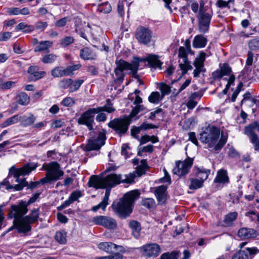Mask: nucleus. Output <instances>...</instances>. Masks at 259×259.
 <instances>
[{"instance_id":"obj_16","label":"nucleus","mask_w":259,"mask_h":259,"mask_svg":"<svg viewBox=\"0 0 259 259\" xmlns=\"http://www.w3.org/2000/svg\"><path fill=\"white\" fill-rule=\"evenodd\" d=\"M140 250L144 256L155 257L160 253L161 248L157 243H150L141 247Z\"/></svg>"},{"instance_id":"obj_19","label":"nucleus","mask_w":259,"mask_h":259,"mask_svg":"<svg viewBox=\"0 0 259 259\" xmlns=\"http://www.w3.org/2000/svg\"><path fill=\"white\" fill-rule=\"evenodd\" d=\"M167 187L163 185L154 188V193L159 204H165L167 199Z\"/></svg>"},{"instance_id":"obj_64","label":"nucleus","mask_w":259,"mask_h":259,"mask_svg":"<svg viewBox=\"0 0 259 259\" xmlns=\"http://www.w3.org/2000/svg\"><path fill=\"white\" fill-rule=\"evenodd\" d=\"M98 115L96 116V120L98 122H104L106 120V115L103 112H101L97 113Z\"/></svg>"},{"instance_id":"obj_32","label":"nucleus","mask_w":259,"mask_h":259,"mask_svg":"<svg viewBox=\"0 0 259 259\" xmlns=\"http://www.w3.org/2000/svg\"><path fill=\"white\" fill-rule=\"evenodd\" d=\"M20 116H19L18 115H15L13 116L8 118L6 121H5L1 124L0 126L2 128H4L16 123L20 120Z\"/></svg>"},{"instance_id":"obj_23","label":"nucleus","mask_w":259,"mask_h":259,"mask_svg":"<svg viewBox=\"0 0 259 259\" xmlns=\"http://www.w3.org/2000/svg\"><path fill=\"white\" fill-rule=\"evenodd\" d=\"M80 57L84 60H94L96 57L95 53L91 49L85 47L80 50Z\"/></svg>"},{"instance_id":"obj_51","label":"nucleus","mask_w":259,"mask_h":259,"mask_svg":"<svg viewBox=\"0 0 259 259\" xmlns=\"http://www.w3.org/2000/svg\"><path fill=\"white\" fill-rule=\"evenodd\" d=\"M187 51L188 50L185 49L184 47H180L179 49V57L182 58L183 60H188Z\"/></svg>"},{"instance_id":"obj_53","label":"nucleus","mask_w":259,"mask_h":259,"mask_svg":"<svg viewBox=\"0 0 259 259\" xmlns=\"http://www.w3.org/2000/svg\"><path fill=\"white\" fill-rule=\"evenodd\" d=\"M81 193L79 191H75L71 193L69 197V198L73 203L75 201L77 200L79 198L81 197Z\"/></svg>"},{"instance_id":"obj_39","label":"nucleus","mask_w":259,"mask_h":259,"mask_svg":"<svg viewBox=\"0 0 259 259\" xmlns=\"http://www.w3.org/2000/svg\"><path fill=\"white\" fill-rule=\"evenodd\" d=\"M141 204L143 206L148 209L154 208L156 205L154 199L152 198L143 199L142 201Z\"/></svg>"},{"instance_id":"obj_52","label":"nucleus","mask_w":259,"mask_h":259,"mask_svg":"<svg viewBox=\"0 0 259 259\" xmlns=\"http://www.w3.org/2000/svg\"><path fill=\"white\" fill-rule=\"evenodd\" d=\"M72 83V80L70 78H67L61 81L59 84L61 88L65 89L70 88Z\"/></svg>"},{"instance_id":"obj_38","label":"nucleus","mask_w":259,"mask_h":259,"mask_svg":"<svg viewBox=\"0 0 259 259\" xmlns=\"http://www.w3.org/2000/svg\"><path fill=\"white\" fill-rule=\"evenodd\" d=\"M248 47L252 51H259V37L251 39L248 41Z\"/></svg>"},{"instance_id":"obj_4","label":"nucleus","mask_w":259,"mask_h":259,"mask_svg":"<svg viewBox=\"0 0 259 259\" xmlns=\"http://www.w3.org/2000/svg\"><path fill=\"white\" fill-rule=\"evenodd\" d=\"M116 67L114 68V75H113L115 83L120 84L124 80L125 73L124 71L130 70L134 74H136L139 68V63H130L123 60L120 59L115 61Z\"/></svg>"},{"instance_id":"obj_3","label":"nucleus","mask_w":259,"mask_h":259,"mask_svg":"<svg viewBox=\"0 0 259 259\" xmlns=\"http://www.w3.org/2000/svg\"><path fill=\"white\" fill-rule=\"evenodd\" d=\"M121 175L112 174L106 177L101 178L98 176L91 177L88 185L89 187H93L96 189H106L111 190V188L121 183Z\"/></svg>"},{"instance_id":"obj_43","label":"nucleus","mask_w":259,"mask_h":259,"mask_svg":"<svg viewBox=\"0 0 259 259\" xmlns=\"http://www.w3.org/2000/svg\"><path fill=\"white\" fill-rule=\"evenodd\" d=\"M153 151V146L152 145H148L144 147H138V155L142 156L143 153H152Z\"/></svg>"},{"instance_id":"obj_42","label":"nucleus","mask_w":259,"mask_h":259,"mask_svg":"<svg viewBox=\"0 0 259 259\" xmlns=\"http://www.w3.org/2000/svg\"><path fill=\"white\" fill-rule=\"evenodd\" d=\"M83 80L82 79H77L75 81H72V83L70 87L69 92V93H72L76 91L79 89L81 85L83 82Z\"/></svg>"},{"instance_id":"obj_27","label":"nucleus","mask_w":259,"mask_h":259,"mask_svg":"<svg viewBox=\"0 0 259 259\" xmlns=\"http://www.w3.org/2000/svg\"><path fill=\"white\" fill-rule=\"evenodd\" d=\"M68 71L67 67L63 68L62 67H57L52 70L51 74L55 77L68 76L69 74Z\"/></svg>"},{"instance_id":"obj_8","label":"nucleus","mask_w":259,"mask_h":259,"mask_svg":"<svg viewBox=\"0 0 259 259\" xmlns=\"http://www.w3.org/2000/svg\"><path fill=\"white\" fill-rule=\"evenodd\" d=\"M256 130L259 132V122L255 121L245 127L244 133L247 135L252 144L255 151L259 152V138L254 133Z\"/></svg>"},{"instance_id":"obj_24","label":"nucleus","mask_w":259,"mask_h":259,"mask_svg":"<svg viewBox=\"0 0 259 259\" xmlns=\"http://www.w3.org/2000/svg\"><path fill=\"white\" fill-rule=\"evenodd\" d=\"M207 39L202 35H196L193 41V47L195 48H202L205 47Z\"/></svg>"},{"instance_id":"obj_13","label":"nucleus","mask_w":259,"mask_h":259,"mask_svg":"<svg viewBox=\"0 0 259 259\" xmlns=\"http://www.w3.org/2000/svg\"><path fill=\"white\" fill-rule=\"evenodd\" d=\"M97 113V111L95 108L89 109L83 112L78 118V124L85 125L90 131L93 130L94 123V116Z\"/></svg>"},{"instance_id":"obj_18","label":"nucleus","mask_w":259,"mask_h":259,"mask_svg":"<svg viewBox=\"0 0 259 259\" xmlns=\"http://www.w3.org/2000/svg\"><path fill=\"white\" fill-rule=\"evenodd\" d=\"M206 53L203 52H200L193 63L194 66L195 67L193 71L194 77H198L200 73L204 72L206 71L204 66V62L205 60Z\"/></svg>"},{"instance_id":"obj_37","label":"nucleus","mask_w":259,"mask_h":259,"mask_svg":"<svg viewBox=\"0 0 259 259\" xmlns=\"http://www.w3.org/2000/svg\"><path fill=\"white\" fill-rule=\"evenodd\" d=\"M129 226L130 228L132 229L133 233L136 237H138L139 236V232L141 230V227L140 223L136 221H131Z\"/></svg>"},{"instance_id":"obj_54","label":"nucleus","mask_w":259,"mask_h":259,"mask_svg":"<svg viewBox=\"0 0 259 259\" xmlns=\"http://www.w3.org/2000/svg\"><path fill=\"white\" fill-rule=\"evenodd\" d=\"M110 194V190L106 189L105 191V195L104 196L103 200L100 202L103 207L106 208L107 205L108 204V200L109 199V196Z\"/></svg>"},{"instance_id":"obj_45","label":"nucleus","mask_w":259,"mask_h":259,"mask_svg":"<svg viewBox=\"0 0 259 259\" xmlns=\"http://www.w3.org/2000/svg\"><path fill=\"white\" fill-rule=\"evenodd\" d=\"M57 58V55L54 54H50L44 56L41 60L44 63L49 64L52 63L56 60Z\"/></svg>"},{"instance_id":"obj_57","label":"nucleus","mask_w":259,"mask_h":259,"mask_svg":"<svg viewBox=\"0 0 259 259\" xmlns=\"http://www.w3.org/2000/svg\"><path fill=\"white\" fill-rule=\"evenodd\" d=\"M246 215L250 217L253 220H256L259 223V212H255L254 211H248Z\"/></svg>"},{"instance_id":"obj_5","label":"nucleus","mask_w":259,"mask_h":259,"mask_svg":"<svg viewBox=\"0 0 259 259\" xmlns=\"http://www.w3.org/2000/svg\"><path fill=\"white\" fill-rule=\"evenodd\" d=\"M40 170L46 171V177L40 179L44 183H51L60 180L64 175L60 165L57 161L44 163Z\"/></svg>"},{"instance_id":"obj_41","label":"nucleus","mask_w":259,"mask_h":259,"mask_svg":"<svg viewBox=\"0 0 259 259\" xmlns=\"http://www.w3.org/2000/svg\"><path fill=\"white\" fill-rule=\"evenodd\" d=\"M179 67L182 71V74H186L188 70H191L193 68L187 60H183L182 62H180Z\"/></svg>"},{"instance_id":"obj_36","label":"nucleus","mask_w":259,"mask_h":259,"mask_svg":"<svg viewBox=\"0 0 259 259\" xmlns=\"http://www.w3.org/2000/svg\"><path fill=\"white\" fill-rule=\"evenodd\" d=\"M163 98L160 97V95L158 92H153L148 97L149 102L153 104H158Z\"/></svg>"},{"instance_id":"obj_62","label":"nucleus","mask_w":259,"mask_h":259,"mask_svg":"<svg viewBox=\"0 0 259 259\" xmlns=\"http://www.w3.org/2000/svg\"><path fill=\"white\" fill-rule=\"evenodd\" d=\"M67 21V18L64 17L57 21L55 23V25L57 27H63L66 24Z\"/></svg>"},{"instance_id":"obj_20","label":"nucleus","mask_w":259,"mask_h":259,"mask_svg":"<svg viewBox=\"0 0 259 259\" xmlns=\"http://www.w3.org/2000/svg\"><path fill=\"white\" fill-rule=\"evenodd\" d=\"M257 235V232L251 228H242L238 231V236L242 239L253 238Z\"/></svg>"},{"instance_id":"obj_59","label":"nucleus","mask_w":259,"mask_h":259,"mask_svg":"<svg viewBox=\"0 0 259 259\" xmlns=\"http://www.w3.org/2000/svg\"><path fill=\"white\" fill-rule=\"evenodd\" d=\"M12 36V33L10 32H5L0 33V41H7Z\"/></svg>"},{"instance_id":"obj_22","label":"nucleus","mask_w":259,"mask_h":259,"mask_svg":"<svg viewBox=\"0 0 259 259\" xmlns=\"http://www.w3.org/2000/svg\"><path fill=\"white\" fill-rule=\"evenodd\" d=\"M98 248L107 252V253H111L113 251V248L115 250L118 249L119 248L123 249L122 246L117 245L114 243L109 242H101L98 245Z\"/></svg>"},{"instance_id":"obj_6","label":"nucleus","mask_w":259,"mask_h":259,"mask_svg":"<svg viewBox=\"0 0 259 259\" xmlns=\"http://www.w3.org/2000/svg\"><path fill=\"white\" fill-rule=\"evenodd\" d=\"M28 205L25 201H21L17 205H12L8 214L9 218H14V224L20 230L23 216L28 212Z\"/></svg>"},{"instance_id":"obj_63","label":"nucleus","mask_w":259,"mask_h":259,"mask_svg":"<svg viewBox=\"0 0 259 259\" xmlns=\"http://www.w3.org/2000/svg\"><path fill=\"white\" fill-rule=\"evenodd\" d=\"M189 140H190L193 144L196 145H198V142L195 136L194 132H190L188 134Z\"/></svg>"},{"instance_id":"obj_60","label":"nucleus","mask_w":259,"mask_h":259,"mask_svg":"<svg viewBox=\"0 0 259 259\" xmlns=\"http://www.w3.org/2000/svg\"><path fill=\"white\" fill-rule=\"evenodd\" d=\"M81 67L80 64H76L70 66H68L67 67V70H68L69 75H71L73 74V72L75 70H77Z\"/></svg>"},{"instance_id":"obj_29","label":"nucleus","mask_w":259,"mask_h":259,"mask_svg":"<svg viewBox=\"0 0 259 259\" xmlns=\"http://www.w3.org/2000/svg\"><path fill=\"white\" fill-rule=\"evenodd\" d=\"M53 45V42L49 40L41 41L39 42L38 44L35 47L34 52H41L46 51L50 48Z\"/></svg>"},{"instance_id":"obj_61","label":"nucleus","mask_w":259,"mask_h":259,"mask_svg":"<svg viewBox=\"0 0 259 259\" xmlns=\"http://www.w3.org/2000/svg\"><path fill=\"white\" fill-rule=\"evenodd\" d=\"M7 12L10 15H18L20 14V9L18 8H9Z\"/></svg>"},{"instance_id":"obj_55","label":"nucleus","mask_w":259,"mask_h":259,"mask_svg":"<svg viewBox=\"0 0 259 259\" xmlns=\"http://www.w3.org/2000/svg\"><path fill=\"white\" fill-rule=\"evenodd\" d=\"M135 177L136 176L135 174L131 173L128 175H125V179L122 180L121 179V182L125 183H132L134 181Z\"/></svg>"},{"instance_id":"obj_35","label":"nucleus","mask_w":259,"mask_h":259,"mask_svg":"<svg viewBox=\"0 0 259 259\" xmlns=\"http://www.w3.org/2000/svg\"><path fill=\"white\" fill-rule=\"evenodd\" d=\"M203 183L202 181H201L198 178L192 179L189 188L191 190H196L201 188L203 186Z\"/></svg>"},{"instance_id":"obj_25","label":"nucleus","mask_w":259,"mask_h":259,"mask_svg":"<svg viewBox=\"0 0 259 259\" xmlns=\"http://www.w3.org/2000/svg\"><path fill=\"white\" fill-rule=\"evenodd\" d=\"M194 171L196 178H198L203 182L207 179L210 174V170L209 169L199 167H195Z\"/></svg>"},{"instance_id":"obj_17","label":"nucleus","mask_w":259,"mask_h":259,"mask_svg":"<svg viewBox=\"0 0 259 259\" xmlns=\"http://www.w3.org/2000/svg\"><path fill=\"white\" fill-rule=\"evenodd\" d=\"M258 253H259V249L256 247H247L243 250L237 251L233 256L232 259H252Z\"/></svg>"},{"instance_id":"obj_50","label":"nucleus","mask_w":259,"mask_h":259,"mask_svg":"<svg viewBox=\"0 0 259 259\" xmlns=\"http://www.w3.org/2000/svg\"><path fill=\"white\" fill-rule=\"evenodd\" d=\"M145 108L143 105H138L133 109L131 113L130 116L133 117L136 116L140 112L143 111Z\"/></svg>"},{"instance_id":"obj_49","label":"nucleus","mask_w":259,"mask_h":259,"mask_svg":"<svg viewBox=\"0 0 259 259\" xmlns=\"http://www.w3.org/2000/svg\"><path fill=\"white\" fill-rule=\"evenodd\" d=\"M74 104V99L70 97L65 98L61 102V104L65 107H71Z\"/></svg>"},{"instance_id":"obj_11","label":"nucleus","mask_w":259,"mask_h":259,"mask_svg":"<svg viewBox=\"0 0 259 259\" xmlns=\"http://www.w3.org/2000/svg\"><path fill=\"white\" fill-rule=\"evenodd\" d=\"M193 163V159L191 158H188L183 161H177L176 166L172 169L174 174L179 177L186 175L189 173Z\"/></svg>"},{"instance_id":"obj_34","label":"nucleus","mask_w":259,"mask_h":259,"mask_svg":"<svg viewBox=\"0 0 259 259\" xmlns=\"http://www.w3.org/2000/svg\"><path fill=\"white\" fill-rule=\"evenodd\" d=\"M17 102L22 105H27L30 101L29 97L25 93H21L17 96Z\"/></svg>"},{"instance_id":"obj_9","label":"nucleus","mask_w":259,"mask_h":259,"mask_svg":"<svg viewBox=\"0 0 259 259\" xmlns=\"http://www.w3.org/2000/svg\"><path fill=\"white\" fill-rule=\"evenodd\" d=\"M130 124V121L127 117L115 118L108 123V126L114 130L116 133L120 136L127 132Z\"/></svg>"},{"instance_id":"obj_10","label":"nucleus","mask_w":259,"mask_h":259,"mask_svg":"<svg viewBox=\"0 0 259 259\" xmlns=\"http://www.w3.org/2000/svg\"><path fill=\"white\" fill-rule=\"evenodd\" d=\"M40 214L39 208L32 209L30 213L23 218L20 231L27 232L31 230L30 224L34 223L38 221Z\"/></svg>"},{"instance_id":"obj_12","label":"nucleus","mask_w":259,"mask_h":259,"mask_svg":"<svg viewBox=\"0 0 259 259\" xmlns=\"http://www.w3.org/2000/svg\"><path fill=\"white\" fill-rule=\"evenodd\" d=\"M105 134L100 132L97 139H89L83 149L86 152L99 151L105 144Z\"/></svg>"},{"instance_id":"obj_47","label":"nucleus","mask_w":259,"mask_h":259,"mask_svg":"<svg viewBox=\"0 0 259 259\" xmlns=\"http://www.w3.org/2000/svg\"><path fill=\"white\" fill-rule=\"evenodd\" d=\"M74 39L72 36H66L61 40L60 45L63 48H65L73 43Z\"/></svg>"},{"instance_id":"obj_46","label":"nucleus","mask_w":259,"mask_h":259,"mask_svg":"<svg viewBox=\"0 0 259 259\" xmlns=\"http://www.w3.org/2000/svg\"><path fill=\"white\" fill-rule=\"evenodd\" d=\"M45 74V72L37 70L33 74L29 75L28 78L30 81H36L43 77Z\"/></svg>"},{"instance_id":"obj_58","label":"nucleus","mask_w":259,"mask_h":259,"mask_svg":"<svg viewBox=\"0 0 259 259\" xmlns=\"http://www.w3.org/2000/svg\"><path fill=\"white\" fill-rule=\"evenodd\" d=\"M253 54L251 51L247 53V59L246 61V65L251 66L253 64Z\"/></svg>"},{"instance_id":"obj_14","label":"nucleus","mask_w":259,"mask_h":259,"mask_svg":"<svg viewBox=\"0 0 259 259\" xmlns=\"http://www.w3.org/2000/svg\"><path fill=\"white\" fill-rule=\"evenodd\" d=\"M135 36L140 44L147 45L151 41L152 32L147 28L140 26L137 28Z\"/></svg>"},{"instance_id":"obj_1","label":"nucleus","mask_w":259,"mask_h":259,"mask_svg":"<svg viewBox=\"0 0 259 259\" xmlns=\"http://www.w3.org/2000/svg\"><path fill=\"white\" fill-rule=\"evenodd\" d=\"M140 194L138 190L125 193L122 198L113 202L112 205L113 210L120 218H126L132 213V205L134 201L139 198Z\"/></svg>"},{"instance_id":"obj_33","label":"nucleus","mask_w":259,"mask_h":259,"mask_svg":"<svg viewBox=\"0 0 259 259\" xmlns=\"http://www.w3.org/2000/svg\"><path fill=\"white\" fill-rule=\"evenodd\" d=\"M55 238L60 244H65L66 242V232L64 230L56 232Z\"/></svg>"},{"instance_id":"obj_40","label":"nucleus","mask_w":259,"mask_h":259,"mask_svg":"<svg viewBox=\"0 0 259 259\" xmlns=\"http://www.w3.org/2000/svg\"><path fill=\"white\" fill-rule=\"evenodd\" d=\"M111 7L108 2L99 4L97 8L98 11L103 13H109L111 12Z\"/></svg>"},{"instance_id":"obj_30","label":"nucleus","mask_w":259,"mask_h":259,"mask_svg":"<svg viewBox=\"0 0 259 259\" xmlns=\"http://www.w3.org/2000/svg\"><path fill=\"white\" fill-rule=\"evenodd\" d=\"M232 72L231 68L227 63L223 64L221 68V70L219 72H217L216 77L222 78L224 75H229Z\"/></svg>"},{"instance_id":"obj_26","label":"nucleus","mask_w":259,"mask_h":259,"mask_svg":"<svg viewBox=\"0 0 259 259\" xmlns=\"http://www.w3.org/2000/svg\"><path fill=\"white\" fill-rule=\"evenodd\" d=\"M214 183H226L229 182V178L226 170L220 169L217 172V175L214 180Z\"/></svg>"},{"instance_id":"obj_7","label":"nucleus","mask_w":259,"mask_h":259,"mask_svg":"<svg viewBox=\"0 0 259 259\" xmlns=\"http://www.w3.org/2000/svg\"><path fill=\"white\" fill-rule=\"evenodd\" d=\"M203 2L200 3L199 11L197 15L198 20V28L199 31L206 33L209 29V25L213 13L208 11L204 7Z\"/></svg>"},{"instance_id":"obj_2","label":"nucleus","mask_w":259,"mask_h":259,"mask_svg":"<svg viewBox=\"0 0 259 259\" xmlns=\"http://www.w3.org/2000/svg\"><path fill=\"white\" fill-rule=\"evenodd\" d=\"M220 135V130L213 126H208L205 131L200 134V140L203 143L208 144L209 147H213L215 151L220 150L227 141V136Z\"/></svg>"},{"instance_id":"obj_44","label":"nucleus","mask_w":259,"mask_h":259,"mask_svg":"<svg viewBox=\"0 0 259 259\" xmlns=\"http://www.w3.org/2000/svg\"><path fill=\"white\" fill-rule=\"evenodd\" d=\"M159 90L161 92L162 98H163L166 95L169 94L170 92V87L163 82L159 83Z\"/></svg>"},{"instance_id":"obj_31","label":"nucleus","mask_w":259,"mask_h":259,"mask_svg":"<svg viewBox=\"0 0 259 259\" xmlns=\"http://www.w3.org/2000/svg\"><path fill=\"white\" fill-rule=\"evenodd\" d=\"M21 123L24 126H27L32 124L35 120V117L32 114H30L29 116H20Z\"/></svg>"},{"instance_id":"obj_21","label":"nucleus","mask_w":259,"mask_h":259,"mask_svg":"<svg viewBox=\"0 0 259 259\" xmlns=\"http://www.w3.org/2000/svg\"><path fill=\"white\" fill-rule=\"evenodd\" d=\"M144 60L147 61L150 66L152 68L161 69V62L158 59V56L157 55L150 54L144 59Z\"/></svg>"},{"instance_id":"obj_28","label":"nucleus","mask_w":259,"mask_h":259,"mask_svg":"<svg viewBox=\"0 0 259 259\" xmlns=\"http://www.w3.org/2000/svg\"><path fill=\"white\" fill-rule=\"evenodd\" d=\"M95 109L97 110V113L103 111L110 113L114 112L115 110L109 99L106 100V103L104 106L95 108Z\"/></svg>"},{"instance_id":"obj_48","label":"nucleus","mask_w":259,"mask_h":259,"mask_svg":"<svg viewBox=\"0 0 259 259\" xmlns=\"http://www.w3.org/2000/svg\"><path fill=\"white\" fill-rule=\"evenodd\" d=\"M237 217V213L236 212H230L225 217V222L226 224L230 225L235 221Z\"/></svg>"},{"instance_id":"obj_56","label":"nucleus","mask_w":259,"mask_h":259,"mask_svg":"<svg viewBox=\"0 0 259 259\" xmlns=\"http://www.w3.org/2000/svg\"><path fill=\"white\" fill-rule=\"evenodd\" d=\"M75 30L81 37L86 40L87 39V36L85 33V29L84 28H81L79 25H76Z\"/></svg>"},{"instance_id":"obj_15","label":"nucleus","mask_w":259,"mask_h":259,"mask_svg":"<svg viewBox=\"0 0 259 259\" xmlns=\"http://www.w3.org/2000/svg\"><path fill=\"white\" fill-rule=\"evenodd\" d=\"M93 222L109 229H114L117 227V223L113 218L106 215H98L93 218Z\"/></svg>"}]
</instances>
